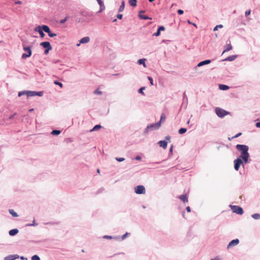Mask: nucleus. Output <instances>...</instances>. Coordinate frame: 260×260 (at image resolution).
<instances>
[{
	"instance_id": "nucleus-1",
	"label": "nucleus",
	"mask_w": 260,
	"mask_h": 260,
	"mask_svg": "<svg viewBox=\"0 0 260 260\" xmlns=\"http://www.w3.org/2000/svg\"><path fill=\"white\" fill-rule=\"evenodd\" d=\"M236 148L241 152L242 154L240 157L243 159L245 163H246L249 156L248 153V147L245 145L238 144L236 146Z\"/></svg>"
},
{
	"instance_id": "nucleus-2",
	"label": "nucleus",
	"mask_w": 260,
	"mask_h": 260,
	"mask_svg": "<svg viewBox=\"0 0 260 260\" xmlns=\"http://www.w3.org/2000/svg\"><path fill=\"white\" fill-rule=\"evenodd\" d=\"M40 45L44 48L46 49L45 50V54H47L49 51L52 50V47L49 42H43L40 44Z\"/></svg>"
},
{
	"instance_id": "nucleus-3",
	"label": "nucleus",
	"mask_w": 260,
	"mask_h": 260,
	"mask_svg": "<svg viewBox=\"0 0 260 260\" xmlns=\"http://www.w3.org/2000/svg\"><path fill=\"white\" fill-rule=\"evenodd\" d=\"M215 112L219 117H223L229 114L228 112L220 108H216L215 109Z\"/></svg>"
},
{
	"instance_id": "nucleus-4",
	"label": "nucleus",
	"mask_w": 260,
	"mask_h": 260,
	"mask_svg": "<svg viewBox=\"0 0 260 260\" xmlns=\"http://www.w3.org/2000/svg\"><path fill=\"white\" fill-rule=\"evenodd\" d=\"M230 207L234 213L240 215H242L243 213V209L239 206L231 205Z\"/></svg>"
},
{
	"instance_id": "nucleus-5",
	"label": "nucleus",
	"mask_w": 260,
	"mask_h": 260,
	"mask_svg": "<svg viewBox=\"0 0 260 260\" xmlns=\"http://www.w3.org/2000/svg\"><path fill=\"white\" fill-rule=\"evenodd\" d=\"M160 125H161L160 121H158L157 123L150 124L147 126V128L145 129V132L146 133H147L149 130H152L153 129H157L160 126Z\"/></svg>"
},
{
	"instance_id": "nucleus-6",
	"label": "nucleus",
	"mask_w": 260,
	"mask_h": 260,
	"mask_svg": "<svg viewBox=\"0 0 260 260\" xmlns=\"http://www.w3.org/2000/svg\"><path fill=\"white\" fill-rule=\"evenodd\" d=\"M23 50L25 51H26L27 53V54H26V53L22 54V58L23 59H25L27 57H30L31 55V48L30 47L24 46L23 47Z\"/></svg>"
},
{
	"instance_id": "nucleus-7",
	"label": "nucleus",
	"mask_w": 260,
	"mask_h": 260,
	"mask_svg": "<svg viewBox=\"0 0 260 260\" xmlns=\"http://www.w3.org/2000/svg\"><path fill=\"white\" fill-rule=\"evenodd\" d=\"M135 191L137 194H144L145 193V188L143 185H138L135 188Z\"/></svg>"
},
{
	"instance_id": "nucleus-8",
	"label": "nucleus",
	"mask_w": 260,
	"mask_h": 260,
	"mask_svg": "<svg viewBox=\"0 0 260 260\" xmlns=\"http://www.w3.org/2000/svg\"><path fill=\"white\" fill-rule=\"evenodd\" d=\"M242 158L239 157L234 160V168L236 171H238L240 165L242 164Z\"/></svg>"
},
{
	"instance_id": "nucleus-9",
	"label": "nucleus",
	"mask_w": 260,
	"mask_h": 260,
	"mask_svg": "<svg viewBox=\"0 0 260 260\" xmlns=\"http://www.w3.org/2000/svg\"><path fill=\"white\" fill-rule=\"evenodd\" d=\"M42 29L45 32L48 33V36L49 37H53L56 36V34H53L50 31V28L47 25H42Z\"/></svg>"
},
{
	"instance_id": "nucleus-10",
	"label": "nucleus",
	"mask_w": 260,
	"mask_h": 260,
	"mask_svg": "<svg viewBox=\"0 0 260 260\" xmlns=\"http://www.w3.org/2000/svg\"><path fill=\"white\" fill-rule=\"evenodd\" d=\"M35 30L39 33L41 38H43L45 36V34L43 31L42 26H38L35 28Z\"/></svg>"
},
{
	"instance_id": "nucleus-11",
	"label": "nucleus",
	"mask_w": 260,
	"mask_h": 260,
	"mask_svg": "<svg viewBox=\"0 0 260 260\" xmlns=\"http://www.w3.org/2000/svg\"><path fill=\"white\" fill-rule=\"evenodd\" d=\"M239 243V240L238 239L233 240L228 244L227 248H230V247L235 246L238 245Z\"/></svg>"
},
{
	"instance_id": "nucleus-12",
	"label": "nucleus",
	"mask_w": 260,
	"mask_h": 260,
	"mask_svg": "<svg viewBox=\"0 0 260 260\" xmlns=\"http://www.w3.org/2000/svg\"><path fill=\"white\" fill-rule=\"evenodd\" d=\"M100 6L99 12H102L105 9V7L103 2L102 0H96Z\"/></svg>"
},
{
	"instance_id": "nucleus-13",
	"label": "nucleus",
	"mask_w": 260,
	"mask_h": 260,
	"mask_svg": "<svg viewBox=\"0 0 260 260\" xmlns=\"http://www.w3.org/2000/svg\"><path fill=\"white\" fill-rule=\"evenodd\" d=\"M17 258H18V256L16 255H10L6 256L5 258V260H15Z\"/></svg>"
},
{
	"instance_id": "nucleus-14",
	"label": "nucleus",
	"mask_w": 260,
	"mask_h": 260,
	"mask_svg": "<svg viewBox=\"0 0 260 260\" xmlns=\"http://www.w3.org/2000/svg\"><path fill=\"white\" fill-rule=\"evenodd\" d=\"M237 55H231V56H230L228 57L227 58L223 59L222 61H232L234 60L237 58Z\"/></svg>"
},
{
	"instance_id": "nucleus-15",
	"label": "nucleus",
	"mask_w": 260,
	"mask_h": 260,
	"mask_svg": "<svg viewBox=\"0 0 260 260\" xmlns=\"http://www.w3.org/2000/svg\"><path fill=\"white\" fill-rule=\"evenodd\" d=\"M225 49L224 50V51L222 52V55H223L225 52H228L231 50L232 49L233 47H232V45L230 43V44H227L225 46Z\"/></svg>"
},
{
	"instance_id": "nucleus-16",
	"label": "nucleus",
	"mask_w": 260,
	"mask_h": 260,
	"mask_svg": "<svg viewBox=\"0 0 260 260\" xmlns=\"http://www.w3.org/2000/svg\"><path fill=\"white\" fill-rule=\"evenodd\" d=\"M159 146L162 147L164 149H166L167 147V142L165 141H160L158 142Z\"/></svg>"
},
{
	"instance_id": "nucleus-17",
	"label": "nucleus",
	"mask_w": 260,
	"mask_h": 260,
	"mask_svg": "<svg viewBox=\"0 0 260 260\" xmlns=\"http://www.w3.org/2000/svg\"><path fill=\"white\" fill-rule=\"evenodd\" d=\"M89 41H90L89 37H84V38H82L80 40V43H82V44L87 43L89 42Z\"/></svg>"
},
{
	"instance_id": "nucleus-18",
	"label": "nucleus",
	"mask_w": 260,
	"mask_h": 260,
	"mask_svg": "<svg viewBox=\"0 0 260 260\" xmlns=\"http://www.w3.org/2000/svg\"><path fill=\"white\" fill-rule=\"evenodd\" d=\"M141 13H144V11H141L140 12V13L139 14V16L140 17V19H144V20H147V19H151V18H149L148 16H146V15H142Z\"/></svg>"
},
{
	"instance_id": "nucleus-19",
	"label": "nucleus",
	"mask_w": 260,
	"mask_h": 260,
	"mask_svg": "<svg viewBox=\"0 0 260 260\" xmlns=\"http://www.w3.org/2000/svg\"><path fill=\"white\" fill-rule=\"evenodd\" d=\"M179 198L184 203H186L188 202V199L186 194H183L180 196Z\"/></svg>"
},
{
	"instance_id": "nucleus-20",
	"label": "nucleus",
	"mask_w": 260,
	"mask_h": 260,
	"mask_svg": "<svg viewBox=\"0 0 260 260\" xmlns=\"http://www.w3.org/2000/svg\"><path fill=\"white\" fill-rule=\"evenodd\" d=\"M18 233V230L16 229L11 230L9 231V234L10 236H13Z\"/></svg>"
},
{
	"instance_id": "nucleus-21",
	"label": "nucleus",
	"mask_w": 260,
	"mask_h": 260,
	"mask_svg": "<svg viewBox=\"0 0 260 260\" xmlns=\"http://www.w3.org/2000/svg\"><path fill=\"white\" fill-rule=\"evenodd\" d=\"M210 62H211V60H209V59L206 60H204V61L200 62L198 64V67H201V66H202L205 65V64H209Z\"/></svg>"
},
{
	"instance_id": "nucleus-22",
	"label": "nucleus",
	"mask_w": 260,
	"mask_h": 260,
	"mask_svg": "<svg viewBox=\"0 0 260 260\" xmlns=\"http://www.w3.org/2000/svg\"><path fill=\"white\" fill-rule=\"evenodd\" d=\"M26 94L28 96H34L36 95V91H27L26 92Z\"/></svg>"
},
{
	"instance_id": "nucleus-23",
	"label": "nucleus",
	"mask_w": 260,
	"mask_h": 260,
	"mask_svg": "<svg viewBox=\"0 0 260 260\" xmlns=\"http://www.w3.org/2000/svg\"><path fill=\"white\" fill-rule=\"evenodd\" d=\"M145 61H146V59L142 58V59H139L138 61V62L140 64H143L144 67L146 68V64H145Z\"/></svg>"
},
{
	"instance_id": "nucleus-24",
	"label": "nucleus",
	"mask_w": 260,
	"mask_h": 260,
	"mask_svg": "<svg viewBox=\"0 0 260 260\" xmlns=\"http://www.w3.org/2000/svg\"><path fill=\"white\" fill-rule=\"evenodd\" d=\"M124 6H125V2L124 1H122L121 2V5L119 8V10H118L119 12H122L124 10Z\"/></svg>"
},
{
	"instance_id": "nucleus-25",
	"label": "nucleus",
	"mask_w": 260,
	"mask_h": 260,
	"mask_svg": "<svg viewBox=\"0 0 260 260\" xmlns=\"http://www.w3.org/2000/svg\"><path fill=\"white\" fill-rule=\"evenodd\" d=\"M137 0H129L128 3L131 6L135 7L137 5Z\"/></svg>"
},
{
	"instance_id": "nucleus-26",
	"label": "nucleus",
	"mask_w": 260,
	"mask_h": 260,
	"mask_svg": "<svg viewBox=\"0 0 260 260\" xmlns=\"http://www.w3.org/2000/svg\"><path fill=\"white\" fill-rule=\"evenodd\" d=\"M219 87L220 89L223 90H225L229 89V87L228 86L223 84H220Z\"/></svg>"
},
{
	"instance_id": "nucleus-27",
	"label": "nucleus",
	"mask_w": 260,
	"mask_h": 260,
	"mask_svg": "<svg viewBox=\"0 0 260 260\" xmlns=\"http://www.w3.org/2000/svg\"><path fill=\"white\" fill-rule=\"evenodd\" d=\"M102 127L101 125H95L92 129H91L90 132H93L95 131H98Z\"/></svg>"
},
{
	"instance_id": "nucleus-28",
	"label": "nucleus",
	"mask_w": 260,
	"mask_h": 260,
	"mask_svg": "<svg viewBox=\"0 0 260 260\" xmlns=\"http://www.w3.org/2000/svg\"><path fill=\"white\" fill-rule=\"evenodd\" d=\"M252 217L255 219H260V214L258 213L253 214L252 215Z\"/></svg>"
},
{
	"instance_id": "nucleus-29",
	"label": "nucleus",
	"mask_w": 260,
	"mask_h": 260,
	"mask_svg": "<svg viewBox=\"0 0 260 260\" xmlns=\"http://www.w3.org/2000/svg\"><path fill=\"white\" fill-rule=\"evenodd\" d=\"M9 212L13 217H17L18 216L17 213L15 212L13 210H10Z\"/></svg>"
},
{
	"instance_id": "nucleus-30",
	"label": "nucleus",
	"mask_w": 260,
	"mask_h": 260,
	"mask_svg": "<svg viewBox=\"0 0 260 260\" xmlns=\"http://www.w3.org/2000/svg\"><path fill=\"white\" fill-rule=\"evenodd\" d=\"M186 132V129L185 128H181L179 130V133L180 134H183Z\"/></svg>"
},
{
	"instance_id": "nucleus-31",
	"label": "nucleus",
	"mask_w": 260,
	"mask_h": 260,
	"mask_svg": "<svg viewBox=\"0 0 260 260\" xmlns=\"http://www.w3.org/2000/svg\"><path fill=\"white\" fill-rule=\"evenodd\" d=\"M60 133V131L59 130H53L51 132L52 135H59Z\"/></svg>"
},
{
	"instance_id": "nucleus-32",
	"label": "nucleus",
	"mask_w": 260,
	"mask_h": 260,
	"mask_svg": "<svg viewBox=\"0 0 260 260\" xmlns=\"http://www.w3.org/2000/svg\"><path fill=\"white\" fill-rule=\"evenodd\" d=\"M40 258L37 255H34L31 257V260H40Z\"/></svg>"
},
{
	"instance_id": "nucleus-33",
	"label": "nucleus",
	"mask_w": 260,
	"mask_h": 260,
	"mask_svg": "<svg viewBox=\"0 0 260 260\" xmlns=\"http://www.w3.org/2000/svg\"><path fill=\"white\" fill-rule=\"evenodd\" d=\"M165 119H166V115L164 114H162L161 115L160 120L159 121H160V122H161V121H165Z\"/></svg>"
},
{
	"instance_id": "nucleus-34",
	"label": "nucleus",
	"mask_w": 260,
	"mask_h": 260,
	"mask_svg": "<svg viewBox=\"0 0 260 260\" xmlns=\"http://www.w3.org/2000/svg\"><path fill=\"white\" fill-rule=\"evenodd\" d=\"M145 89V87H142L139 90V93H140L141 94H143V95H144V93L143 92V90H144Z\"/></svg>"
},
{
	"instance_id": "nucleus-35",
	"label": "nucleus",
	"mask_w": 260,
	"mask_h": 260,
	"mask_svg": "<svg viewBox=\"0 0 260 260\" xmlns=\"http://www.w3.org/2000/svg\"><path fill=\"white\" fill-rule=\"evenodd\" d=\"M54 84H55L59 85V86L60 87H61V88H62V86H63L62 84L61 83H60V82H58V81H55L54 82Z\"/></svg>"
},
{
	"instance_id": "nucleus-36",
	"label": "nucleus",
	"mask_w": 260,
	"mask_h": 260,
	"mask_svg": "<svg viewBox=\"0 0 260 260\" xmlns=\"http://www.w3.org/2000/svg\"><path fill=\"white\" fill-rule=\"evenodd\" d=\"M241 135H242V133H239L238 134H237L236 135L233 136L231 139L229 138V140H231L233 139H235V138H238V137H239Z\"/></svg>"
},
{
	"instance_id": "nucleus-37",
	"label": "nucleus",
	"mask_w": 260,
	"mask_h": 260,
	"mask_svg": "<svg viewBox=\"0 0 260 260\" xmlns=\"http://www.w3.org/2000/svg\"><path fill=\"white\" fill-rule=\"evenodd\" d=\"M223 26L221 24L216 25L213 29L214 31H216L218 29V28H222Z\"/></svg>"
},
{
	"instance_id": "nucleus-38",
	"label": "nucleus",
	"mask_w": 260,
	"mask_h": 260,
	"mask_svg": "<svg viewBox=\"0 0 260 260\" xmlns=\"http://www.w3.org/2000/svg\"><path fill=\"white\" fill-rule=\"evenodd\" d=\"M68 17H66L65 18L63 19H61L60 21V23L61 24H63L64 23H65L66 22V21L67 20Z\"/></svg>"
},
{
	"instance_id": "nucleus-39",
	"label": "nucleus",
	"mask_w": 260,
	"mask_h": 260,
	"mask_svg": "<svg viewBox=\"0 0 260 260\" xmlns=\"http://www.w3.org/2000/svg\"><path fill=\"white\" fill-rule=\"evenodd\" d=\"M148 79L149 80V81H150V84L152 85H153L154 84H153V79L152 77H148Z\"/></svg>"
},
{
	"instance_id": "nucleus-40",
	"label": "nucleus",
	"mask_w": 260,
	"mask_h": 260,
	"mask_svg": "<svg viewBox=\"0 0 260 260\" xmlns=\"http://www.w3.org/2000/svg\"><path fill=\"white\" fill-rule=\"evenodd\" d=\"M26 91H20L18 92V96H21L22 95L26 94Z\"/></svg>"
},
{
	"instance_id": "nucleus-41",
	"label": "nucleus",
	"mask_w": 260,
	"mask_h": 260,
	"mask_svg": "<svg viewBox=\"0 0 260 260\" xmlns=\"http://www.w3.org/2000/svg\"><path fill=\"white\" fill-rule=\"evenodd\" d=\"M116 160L118 161H123L124 160V158H123V157H121V158H118V157H116Z\"/></svg>"
},
{
	"instance_id": "nucleus-42",
	"label": "nucleus",
	"mask_w": 260,
	"mask_h": 260,
	"mask_svg": "<svg viewBox=\"0 0 260 260\" xmlns=\"http://www.w3.org/2000/svg\"><path fill=\"white\" fill-rule=\"evenodd\" d=\"M160 34V31H159L158 29H157V31L153 34L155 36H159Z\"/></svg>"
},
{
	"instance_id": "nucleus-43",
	"label": "nucleus",
	"mask_w": 260,
	"mask_h": 260,
	"mask_svg": "<svg viewBox=\"0 0 260 260\" xmlns=\"http://www.w3.org/2000/svg\"><path fill=\"white\" fill-rule=\"evenodd\" d=\"M94 93H95V94H102V91H100V90H99V89H96V90L94 91Z\"/></svg>"
},
{
	"instance_id": "nucleus-44",
	"label": "nucleus",
	"mask_w": 260,
	"mask_h": 260,
	"mask_svg": "<svg viewBox=\"0 0 260 260\" xmlns=\"http://www.w3.org/2000/svg\"><path fill=\"white\" fill-rule=\"evenodd\" d=\"M36 95H38V96H41L43 95V92L42 91H40V92H36Z\"/></svg>"
},
{
	"instance_id": "nucleus-45",
	"label": "nucleus",
	"mask_w": 260,
	"mask_h": 260,
	"mask_svg": "<svg viewBox=\"0 0 260 260\" xmlns=\"http://www.w3.org/2000/svg\"><path fill=\"white\" fill-rule=\"evenodd\" d=\"M250 12H251V11L250 10H247L245 12V16H248V15H250Z\"/></svg>"
},
{
	"instance_id": "nucleus-46",
	"label": "nucleus",
	"mask_w": 260,
	"mask_h": 260,
	"mask_svg": "<svg viewBox=\"0 0 260 260\" xmlns=\"http://www.w3.org/2000/svg\"><path fill=\"white\" fill-rule=\"evenodd\" d=\"M158 29L159 30V31H163L165 29V28L164 26H161L160 27H158Z\"/></svg>"
},
{
	"instance_id": "nucleus-47",
	"label": "nucleus",
	"mask_w": 260,
	"mask_h": 260,
	"mask_svg": "<svg viewBox=\"0 0 260 260\" xmlns=\"http://www.w3.org/2000/svg\"><path fill=\"white\" fill-rule=\"evenodd\" d=\"M177 12L179 15H182L183 14V11L180 9L178 10Z\"/></svg>"
},
{
	"instance_id": "nucleus-48",
	"label": "nucleus",
	"mask_w": 260,
	"mask_h": 260,
	"mask_svg": "<svg viewBox=\"0 0 260 260\" xmlns=\"http://www.w3.org/2000/svg\"><path fill=\"white\" fill-rule=\"evenodd\" d=\"M122 17H123V15L122 14H118L117 16V17L119 19H121Z\"/></svg>"
},
{
	"instance_id": "nucleus-49",
	"label": "nucleus",
	"mask_w": 260,
	"mask_h": 260,
	"mask_svg": "<svg viewBox=\"0 0 260 260\" xmlns=\"http://www.w3.org/2000/svg\"><path fill=\"white\" fill-rule=\"evenodd\" d=\"M127 235H128V233H127L126 234H124L122 237V240L124 239Z\"/></svg>"
},
{
	"instance_id": "nucleus-50",
	"label": "nucleus",
	"mask_w": 260,
	"mask_h": 260,
	"mask_svg": "<svg viewBox=\"0 0 260 260\" xmlns=\"http://www.w3.org/2000/svg\"><path fill=\"white\" fill-rule=\"evenodd\" d=\"M104 237L105 238H107V239H112V237L110 236H105Z\"/></svg>"
},
{
	"instance_id": "nucleus-51",
	"label": "nucleus",
	"mask_w": 260,
	"mask_h": 260,
	"mask_svg": "<svg viewBox=\"0 0 260 260\" xmlns=\"http://www.w3.org/2000/svg\"><path fill=\"white\" fill-rule=\"evenodd\" d=\"M186 209V210L187 212H190V208L189 206L187 207Z\"/></svg>"
},
{
	"instance_id": "nucleus-52",
	"label": "nucleus",
	"mask_w": 260,
	"mask_h": 260,
	"mask_svg": "<svg viewBox=\"0 0 260 260\" xmlns=\"http://www.w3.org/2000/svg\"><path fill=\"white\" fill-rule=\"evenodd\" d=\"M256 126L257 127H260V122H257V123H256Z\"/></svg>"
},
{
	"instance_id": "nucleus-53",
	"label": "nucleus",
	"mask_w": 260,
	"mask_h": 260,
	"mask_svg": "<svg viewBox=\"0 0 260 260\" xmlns=\"http://www.w3.org/2000/svg\"><path fill=\"white\" fill-rule=\"evenodd\" d=\"M15 4H21L22 2L21 1H18L16 2Z\"/></svg>"
},
{
	"instance_id": "nucleus-54",
	"label": "nucleus",
	"mask_w": 260,
	"mask_h": 260,
	"mask_svg": "<svg viewBox=\"0 0 260 260\" xmlns=\"http://www.w3.org/2000/svg\"><path fill=\"white\" fill-rule=\"evenodd\" d=\"M211 260H220V258L219 257H215L214 259H211Z\"/></svg>"
},
{
	"instance_id": "nucleus-55",
	"label": "nucleus",
	"mask_w": 260,
	"mask_h": 260,
	"mask_svg": "<svg viewBox=\"0 0 260 260\" xmlns=\"http://www.w3.org/2000/svg\"><path fill=\"white\" fill-rule=\"evenodd\" d=\"M140 159H141V157L140 156H137L136 157V159H137V160H140Z\"/></svg>"
},
{
	"instance_id": "nucleus-56",
	"label": "nucleus",
	"mask_w": 260,
	"mask_h": 260,
	"mask_svg": "<svg viewBox=\"0 0 260 260\" xmlns=\"http://www.w3.org/2000/svg\"><path fill=\"white\" fill-rule=\"evenodd\" d=\"M29 111L30 112H32V111H34V109H29Z\"/></svg>"
},
{
	"instance_id": "nucleus-57",
	"label": "nucleus",
	"mask_w": 260,
	"mask_h": 260,
	"mask_svg": "<svg viewBox=\"0 0 260 260\" xmlns=\"http://www.w3.org/2000/svg\"><path fill=\"white\" fill-rule=\"evenodd\" d=\"M97 172L99 173V174H100V171L99 169H98L97 170Z\"/></svg>"
},
{
	"instance_id": "nucleus-58",
	"label": "nucleus",
	"mask_w": 260,
	"mask_h": 260,
	"mask_svg": "<svg viewBox=\"0 0 260 260\" xmlns=\"http://www.w3.org/2000/svg\"><path fill=\"white\" fill-rule=\"evenodd\" d=\"M192 24H193L195 27H197V25H196V24H194V23H192Z\"/></svg>"
},
{
	"instance_id": "nucleus-59",
	"label": "nucleus",
	"mask_w": 260,
	"mask_h": 260,
	"mask_svg": "<svg viewBox=\"0 0 260 260\" xmlns=\"http://www.w3.org/2000/svg\"><path fill=\"white\" fill-rule=\"evenodd\" d=\"M188 23L189 24H192L189 20L188 21Z\"/></svg>"
},
{
	"instance_id": "nucleus-60",
	"label": "nucleus",
	"mask_w": 260,
	"mask_h": 260,
	"mask_svg": "<svg viewBox=\"0 0 260 260\" xmlns=\"http://www.w3.org/2000/svg\"><path fill=\"white\" fill-rule=\"evenodd\" d=\"M80 44H81L80 43H79V44H77V46H80Z\"/></svg>"
},
{
	"instance_id": "nucleus-61",
	"label": "nucleus",
	"mask_w": 260,
	"mask_h": 260,
	"mask_svg": "<svg viewBox=\"0 0 260 260\" xmlns=\"http://www.w3.org/2000/svg\"><path fill=\"white\" fill-rule=\"evenodd\" d=\"M166 139L169 140L170 137L169 136H168V137H166Z\"/></svg>"
},
{
	"instance_id": "nucleus-62",
	"label": "nucleus",
	"mask_w": 260,
	"mask_h": 260,
	"mask_svg": "<svg viewBox=\"0 0 260 260\" xmlns=\"http://www.w3.org/2000/svg\"><path fill=\"white\" fill-rule=\"evenodd\" d=\"M154 1V0H149V1L150 2H153V1Z\"/></svg>"
},
{
	"instance_id": "nucleus-63",
	"label": "nucleus",
	"mask_w": 260,
	"mask_h": 260,
	"mask_svg": "<svg viewBox=\"0 0 260 260\" xmlns=\"http://www.w3.org/2000/svg\"><path fill=\"white\" fill-rule=\"evenodd\" d=\"M170 150H171V151H172V147H171V148Z\"/></svg>"
},
{
	"instance_id": "nucleus-64",
	"label": "nucleus",
	"mask_w": 260,
	"mask_h": 260,
	"mask_svg": "<svg viewBox=\"0 0 260 260\" xmlns=\"http://www.w3.org/2000/svg\"><path fill=\"white\" fill-rule=\"evenodd\" d=\"M82 251L83 252H84V250L83 249V250H82Z\"/></svg>"
}]
</instances>
